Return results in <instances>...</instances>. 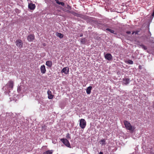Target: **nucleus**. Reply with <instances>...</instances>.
I'll return each mask as SVG.
<instances>
[{
  "mask_svg": "<svg viewBox=\"0 0 154 154\" xmlns=\"http://www.w3.org/2000/svg\"><path fill=\"white\" fill-rule=\"evenodd\" d=\"M124 123L127 129L131 131H133L135 129L134 126L131 125L128 121L125 120L124 121Z\"/></svg>",
  "mask_w": 154,
  "mask_h": 154,
  "instance_id": "nucleus-1",
  "label": "nucleus"
},
{
  "mask_svg": "<svg viewBox=\"0 0 154 154\" xmlns=\"http://www.w3.org/2000/svg\"><path fill=\"white\" fill-rule=\"evenodd\" d=\"M14 86V82L11 80H10L8 81V83L6 85L4 86L3 87V88H5L6 89V88H10L12 89L13 88Z\"/></svg>",
  "mask_w": 154,
  "mask_h": 154,
  "instance_id": "nucleus-2",
  "label": "nucleus"
},
{
  "mask_svg": "<svg viewBox=\"0 0 154 154\" xmlns=\"http://www.w3.org/2000/svg\"><path fill=\"white\" fill-rule=\"evenodd\" d=\"M86 125V122L84 119H81L80 120L79 125L82 129L84 128Z\"/></svg>",
  "mask_w": 154,
  "mask_h": 154,
  "instance_id": "nucleus-3",
  "label": "nucleus"
},
{
  "mask_svg": "<svg viewBox=\"0 0 154 154\" xmlns=\"http://www.w3.org/2000/svg\"><path fill=\"white\" fill-rule=\"evenodd\" d=\"M16 45L19 48H20L23 47V43L20 39H18L15 42Z\"/></svg>",
  "mask_w": 154,
  "mask_h": 154,
  "instance_id": "nucleus-4",
  "label": "nucleus"
},
{
  "mask_svg": "<svg viewBox=\"0 0 154 154\" xmlns=\"http://www.w3.org/2000/svg\"><path fill=\"white\" fill-rule=\"evenodd\" d=\"M60 140L67 147L71 148L70 144L67 139L63 138L61 139Z\"/></svg>",
  "mask_w": 154,
  "mask_h": 154,
  "instance_id": "nucleus-5",
  "label": "nucleus"
},
{
  "mask_svg": "<svg viewBox=\"0 0 154 154\" xmlns=\"http://www.w3.org/2000/svg\"><path fill=\"white\" fill-rule=\"evenodd\" d=\"M69 68L68 67H66L63 68L61 71V73H64L66 75L69 73Z\"/></svg>",
  "mask_w": 154,
  "mask_h": 154,
  "instance_id": "nucleus-6",
  "label": "nucleus"
},
{
  "mask_svg": "<svg viewBox=\"0 0 154 154\" xmlns=\"http://www.w3.org/2000/svg\"><path fill=\"white\" fill-rule=\"evenodd\" d=\"M105 59L108 60H110L112 59V57L110 54L107 53L105 56Z\"/></svg>",
  "mask_w": 154,
  "mask_h": 154,
  "instance_id": "nucleus-7",
  "label": "nucleus"
},
{
  "mask_svg": "<svg viewBox=\"0 0 154 154\" xmlns=\"http://www.w3.org/2000/svg\"><path fill=\"white\" fill-rule=\"evenodd\" d=\"M35 38V36L31 34L28 35L27 38V40L29 42L32 41Z\"/></svg>",
  "mask_w": 154,
  "mask_h": 154,
  "instance_id": "nucleus-8",
  "label": "nucleus"
},
{
  "mask_svg": "<svg viewBox=\"0 0 154 154\" xmlns=\"http://www.w3.org/2000/svg\"><path fill=\"white\" fill-rule=\"evenodd\" d=\"M40 70L41 73L43 74H44L46 72V70L45 67L44 65H43L41 66L40 67Z\"/></svg>",
  "mask_w": 154,
  "mask_h": 154,
  "instance_id": "nucleus-9",
  "label": "nucleus"
},
{
  "mask_svg": "<svg viewBox=\"0 0 154 154\" xmlns=\"http://www.w3.org/2000/svg\"><path fill=\"white\" fill-rule=\"evenodd\" d=\"M35 4L31 3L28 5V8L30 10H33L35 9Z\"/></svg>",
  "mask_w": 154,
  "mask_h": 154,
  "instance_id": "nucleus-10",
  "label": "nucleus"
},
{
  "mask_svg": "<svg viewBox=\"0 0 154 154\" xmlns=\"http://www.w3.org/2000/svg\"><path fill=\"white\" fill-rule=\"evenodd\" d=\"M47 94L48 95V97L49 99H52L53 97V95L52 94V92L49 90L47 91Z\"/></svg>",
  "mask_w": 154,
  "mask_h": 154,
  "instance_id": "nucleus-11",
  "label": "nucleus"
},
{
  "mask_svg": "<svg viewBox=\"0 0 154 154\" xmlns=\"http://www.w3.org/2000/svg\"><path fill=\"white\" fill-rule=\"evenodd\" d=\"M45 64L50 67H51L52 65V62L51 61L48 60L46 62Z\"/></svg>",
  "mask_w": 154,
  "mask_h": 154,
  "instance_id": "nucleus-12",
  "label": "nucleus"
},
{
  "mask_svg": "<svg viewBox=\"0 0 154 154\" xmlns=\"http://www.w3.org/2000/svg\"><path fill=\"white\" fill-rule=\"evenodd\" d=\"M124 83L125 85H127L129 82V79L128 78L123 79Z\"/></svg>",
  "mask_w": 154,
  "mask_h": 154,
  "instance_id": "nucleus-13",
  "label": "nucleus"
},
{
  "mask_svg": "<svg viewBox=\"0 0 154 154\" xmlns=\"http://www.w3.org/2000/svg\"><path fill=\"white\" fill-rule=\"evenodd\" d=\"M92 88L91 86H89L87 88L86 90V92L88 94H90Z\"/></svg>",
  "mask_w": 154,
  "mask_h": 154,
  "instance_id": "nucleus-14",
  "label": "nucleus"
},
{
  "mask_svg": "<svg viewBox=\"0 0 154 154\" xmlns=\"http://www.w3.org/2000/svg\"><path fill=\"white\" fill-rule=\"evenodd\" d=\"M57 4L59 5H61L62 6L64 5V3L63 2H60L59 0H55Z\"/></svg>",
  "mask_w": 154,
  "mask_h": 154,
  "instance_id": "nucleus-15",
  "label": "nucleus"
},
{
  "mask_svg": "<svg viewBox=\"0 0 154 154\" xmlns=\"http://www.w3.org/2000/svg\"><path fill=\"white\" fill-rule=\"evenodd\" d=\"M100 144L102 145H105L106 144V140L104 139H102L100 141Z\"/></svg>",
  "mask_w": 154,
  "mask_h": 154,
  "instance_id": "nucleus-16",
  "label": "nucleus"
},
{
  "mask_svg": "<svg viewBox=\"0 0 154 154\" xmlns=\"http://www.w3.org/2000/svg\"><path fill=\"white\" fill-rule=\"evenodd\" d=\"M86 39L85 38H82L81 40V43L84 44L86 42Z\"/></svg>",
  "mask_w": 154,
  "mask_h": 154,
  "instance_id": "nucleus-17",
  "label": "nucleus"
},
{
  "mask_svg": "<svg viewBox=\"0 0 154 154\" xmlns=\"http://www.w3.org/2000/svg\"><path fill=\"white\" fill-rule=\"evenodd\" d=\"M52 153V150H48L44 152L43 154H51Z\"/></svg>",
  "mask_w": 154,
  "mask_h": 154,
  "instance_id": "nucleus-18",
  "label": "nucleus"
},
{
  "mask_svg": "<svg viewBox=\"0 0 154 154\" xmlns=\"http://www.w3.org/2000/svg\"><path fill=\"white\" fill-rule=\"evenodd\" d=\"M57 35V36L59 37L60 38H62L63 37V34L60 33H58Z\"/></svg>",
  "mask_w": 154,
  "mask_h": 154,
  "instance_id": "nucleus-19",
  "label": "nucleus"
},
{
  "mask_svg": "<svg viewBox=\"0 0 154 154\" xmlns=\"http://www.w3.org/2000/svg\"><path fill=\"white\" fill-rule=\"evenodd\" d=\"M106 30H107L108 31H109L111 33H114L115 34H116V33H114V31L113 30L109 28H107L106 29Z\"/></svg>",
  "mask_w": 154,
  "mask_h": 154,
  "instance_id": "nucleus-20",
  "label": "nucleus"
},
{
  "mask_svg": "<svg viewBox=\"0 0 154 154\" xmlns=\"http://www.w3.org/2000/svg\"><path fill=\"white\" fill-rule=\"evenodd\" d=\"M127 63L130 64H132L133 63V61L131 60H129L127 61Z\"/></svg>",
  "mask_w": 154,
  "mask_h": 154,
  "instance_id": "nucleus-21",
  "label": "nucleus"
},
{
  "mask_svg": "<svg viewBox=\"0 0 154 154\" xmlns=\"http://www.w3.org/2000/svg\"><path fill=\"white\" fill-rule=\"evenodd\" d=\"M68 12H69V13H70L72 15H74V16H75L76 13L73 12V11H68Z\"/></svg>",
  "mask_w": 154,
  "mask_h": 154,
  "instance_id": "nucleus-22",
  "label": "nucleus"
},
{
  "mask_svg": "<svg viewBox=\"0 0 154 154\" xmlns=\"http://www.w3.org/2000/svg\"><path fill=\"white\" fill-rule=\"evenodd\" d=\"M66 137L67 138H69L70 139L71 138L70 135L69 133H68L67 134L66 136Z\"/></svg>",
  "mask_w": 154,
  "mask_h": 154,
  "instance_id": "nucleus-23",
  "label": "nucleus"
},
{
  "mask_svg": "<svg viewBox=\"0 0 154 154\" xmlns=\"http://www.w3.org/2000/svg\"><path fill=\"white\" fill-rule=\"evenodd\" d=\"M141 46L142 47V48L146 50L147 49V47L145 46L142 45H141Z\"/></svg>",
  "mask_w": 154,
  "mask_h": 154,
  "instance_id": "nucleus-24",
  "label": "nucleus"
},
{
  "mask_svg": "<svg viewBox=\"0 0 154 154\" xmlns=\"http://www.w3.org/2000/svg\"><path fill=\"white\" fill-rule=\"evenodd\" d=\"M21 91V87L20 86L19 87H18V88H17V91H18V92H20V91Z\"/></svg>",
  "mask_w": 154,
  "mask_h": 154,
  "instance_id": "nucleus-25",
  "label": "nucleus"
},
{
  "mask_svg": "<svg viewBox=\"0 0 154 154\" xmlns=\"http://www.w3.org/2000/svg\"><path fill=\"white\" fill-rule=\"evenodd\" d=\"M79 15H80V14H78V13H76V14L75 16H76V17H79Z\"/></svg>",
  "mask_w": 154,
  "mask_h": 154,
  "instance_id": "nucleus-26",
  "label": "nucleus"
},
{
  "mask_svg": "<svg viewBox=\"0 0 154 154\" xmlns=\"http://www.w3.org/2000/svg\"><path fill=\"white\" fill-rule=\"evenodd\" d=\"M126 33L128 34H130L131 33V32L130 31H128L126 32Z\"/></svg>",
  "mask_w": 154,
  "mask_h": 154,
  "instance_id": "nucleus-27",
  "label": "nucleus"
},
{
  "mask_svg": "<svg viewBox=\"0 0 154 154\" xmlns=\"http://www.w3.org/2000/svg\"><path fill=\"white\" fill-rule=\"evenodd\" d=\"M67 8L68 9H70L71 8L70 6L69 5H67Z\"/></svg>",
  "mask_w": 154,
  "mask_h": 154,
  "instance_id": "nucleus-28",
  "label": "nucleus"
},
{
  "mask_svg": "<svg viewBox=\"0 0 154 154\" xmlns=\"http://www.w3.org/2000/svg\"><path fill=\"white\" fill-rule=\"evenodd\" d=\"M82 36H83V34L82 33H81L80 34L79 37H81Z\"/></svg>",
  "mask_w": 154,
  "mask_h": 154,
  "instance_id": "nucleus-29",
  "label": "nucleus"
},
{
  "mask_svg": "<svg viewBox=\"0 0 154 154\" xmlns=\"http://www.w3.org/2000/svg\"><path fill=\"white\" fill-rule=\"evenodd\" d=\"M139 68L141 69V66L140 65L139 66Z\"/></svg>",
  "mask_w": 154,
  "mask_h": 154,
  "instance_id": "nucleus-30",
  "label": "nucleus"
},
{
  "mask_svg": "<svg viewBox=\"0 0 154 154\" xmlns=\"http://www.w3.org/2000/svg\"><path fill=\"white\" fill-rule=\"evenodd\" d=\"M99 154H103V152H100Z\"/></svg>",
  "mask_w": 154,
  "mask_h": 154,
  "instance_id": "nucleus-31",
  "label": "nucleus"
},
{
  "mask_svg": "<svg viewBox=\"0 0 154 154\" xmlns=\"http://www.w3.org/2000/svg\"><path fill=\"white\" fill-rule=\"evenodd\" d=\"M135 33L136 34H137L138 32H135Z\"/></svg>",
  "mask_w": 154,
  "mask_h": 154,
  "instance_id": "nucleus-32",
  "label": "nucleus"
},
{
  "mask_svg": "<svg viewBox=\"0 0 154 154\" xmlns=\"http://www.w3.org/2000/svg\"><path fill=\"white\" fill-rule=\"evenodd\" d=\"M135 33V32H132V34H133Z\"/></svg>",
  "mask_w": 154,
  "mask_h": 154,
  "instance_id": "nucleus-33",
  "label": "nucleus"
},
{
  "mask_svg": "<svg viewBox=\"0 0 154 154\" xmlns=\"http://www.w3.org/2000/svg\"><path fill=\"white\" fill-rule=\"evenodd\" d=\"M68 11H69V10H67V11H66V12H68Z\"/></svg>",
  "mask_w": 154,
  "mask_h": 154,
  "instance_id": "nucleus-34",
  "label": "nucleus"
}]
</instances>
